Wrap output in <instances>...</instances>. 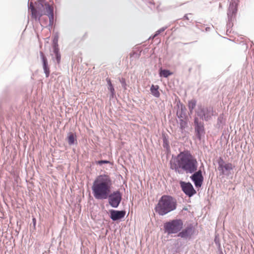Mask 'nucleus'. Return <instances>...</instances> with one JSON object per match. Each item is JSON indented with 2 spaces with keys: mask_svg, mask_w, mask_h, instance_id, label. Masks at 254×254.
<instances>
[{
  "mask_svg": "<svg viewBox=\"0 0 254 254\" xmlns=\"http://www.w3.org/2000/svg\"><path fill=\"white\" fill-rule=\"evenodd\" d=\"M112 181L107 174L97 176L93 183L92 190L94 197L97 199H106L111 193Z\"/></svg>",
  "mask_w": 254,
  "mask_h": 254,
  "instance_id": "1",
  "label": "nucleus"
},
{
  "mask_svg": "<svg viewBox=\"0 0 254 254\" xmlns=\"http://www.w3.org/2000/svg\"><path fill=\"white\" fill-rule=\"evenodd\" d=\"M171 168L176 171L181 169L186 172L192 173L197 169V161L189 152H183L171 161Z\"/></svg>",
  "mask_w": 254,
  "mask_h": 254,
  "instance_id": "2",
  "label": "nucleus"
},
{
  "mask_svg": "<svg viewBox=\"0 0 254 254\" xmlns=\"http://www.w3.org/2000/svg\"><path fill=\"white\" fill-rule=\"evenodd\" d=\"M32 17L35 20H38L41 22L46 25L48 21L50 24L53 23L54 19L53 7L49 4H41L37 8H35L33 3L31 2L29 6Z\"/></svg>",
  "mask_w": 254,
  "mask_h": 254,
  "instance_id": "3",
  "label": "nucleus"
},
{
  "mask_svg": "<svg viewBox=\"0 0 254 254\" xmlns=\"http://www.w3.org/2000/svg\"><path fill=\"white\" fill-rule=\"evenodd\" d=\"M177 205V201L174 198L170 195H164L159 199L155 210L159 215L163 216L175 210Z\"/></svg>",
  "mask_w": 254,
  "mask_h": 254,
  "instance_id": "4",
  "label": "nucleus"
},
{
  "mask_svg": "<svg viewBox=\"0 0 254 254\" xmlns=\"http://www.w3.org/2000/svg\"><path fill=\"white\" fill-rule=\"evenodd\" d=\"M183 226V221L181 219H176L165 223L164 229L165 232L169 235L180 232Z\"/></svg>",
  "mask_w": 254,
  "mask_h": 254,
  "instance_id": "5",
  "label": "nucleus"
},
{
  "mask_svg": "<svg viewBox=\"0 0 254 254\" xmlns=\"http://www.w3.org/2000/svg\"><path fill=\"white\" fill-rule=\"evenodd\" d=\"M218 170L222 175L228 174L232 170L234 166L231 163H225L222 158H220L218 162Z\"/></svg>",
  "mask_w": 254,
  "mask_h": 254,
  "instance_id": "6",
  "label": "nucleus"
},
{
  "mask_svg": "<svg viewBox=\"0 0 254 254\" xmlns=\"http://www.w3.org/2000/svg\"><path fill=\"white\" fill-rule=\"evenodd\" d=\"M108 198L110 204L113 207H117L121 201L122 195L120 191H116L110 194Z\"/></svg>",
  "mask_w": 254,
  "mask_h": 254,
  "instance_id": "7",
  "label": "nucleus"
},
{
  "mask_svg": "<svg viewBox=\"0 0 254 254\" xmlns=\"http://www.w3.org/2000/svg\"><path fill=\"white\" fill-rule=\"evenodd\" d=\"M181 186L183 191L188 196H191L196 193L192 185L190 183L181 182Z\"/></svg>",
  "mask_w": 254,
  "mask_h": 254,
  "instance_id": "8",
  "label": "nucleus"
},
{
  "mask_svg": "<svg viewBox=\"0 0 254 254\" xmlns=\"http://www.w3.org/2000/svg\"><path fill=\"white\" fill-rule=\"evenodd\" d=\"M194 233V228L192 226H190L183 229L178 234V236L182 238L187 239L190 238Z\"/></svg>",
  "mask_w": 254,
  "mask_h": 254,
  "instance_id": "9",
  "label": "nucleus"
},
{
  "mask_svg": "<svg viewBox=\"0 0 254 254\" xmlns=\"http://www.w3.org/2000/svg\"><path fill=\"white\" fill-rule=\"evenodd\" d=\"M191 178L194 182L196 187H200L201 186L203 181V177L200 171L195 173Z\"/></svg>",
  "mask_w": 254,
  "mask_h": 254,
  "instance_id": "10",
  "label": "nucleus"
},
{
  "mask_svg": "<svg viewBox=\"0 0 254 254\" xmlns=\"http://www.w3.org/2000/svg\"><path fill=\"white\" fill-rule=\"evenodd\" d=\"M110 214L111 218L114 221H116L124 218L126 215V212L123 210L118 211L112 210L110 211Z\"/></svg>",
  "mask_w": 254,
  "mask_h": 254,
  "instance_id": "11",
  "label": "nucleus"
},
{
  "mask_svg": "<svg viewBox=\"0 0 254 254\" xmlns=\"http://www.w3.org/2000/svg\"><path fill=\"white\" fill-rule=\"evenodd\" d=\"M40 54L41 58L42 60L43 67L44 72L46 74V77H48L49 76L50 71L49 67L48 66V61H47V58H46V57L45 56V55L43 52H41Z\"/></svg>",
  "mask_w": 254,
  "mask_h": 254,
  "instance_id": "12",
  "label": "nucleus"
},
{
  "mask_svg": "<svg viewBox=\"0 0 254 254\" xmlns=\"http://www.w3.org/2000/svg\"><path fill=\"white\" fill-rule=\"evenodd\" d=\"M201 112L203 113L202 117L206 121L209 120L211 116H213V112L211 109H203L202 110Z\"/></svg>",
  "mask_w": 254,
  "mask_h": 254,
  "instance_id": "13",
  "label": "nucleus"
},
{
  "mask_svg": "<svg viewBox=\"0 0 254 254\" xmlns=\"http://www.w3.org/2000/svg\"><path fill=\"white\" fill-rule=\"evenodd\" d=\"M67 139L69 145L73 144L75 142L76 143V135L72 132H70L68 134Z\"/></svg>",
  "mask_w": 254,
  "mask_h": 254,
  "instance_id": "14",
  "label": "nucleus"
},
{
  "mask_svg": "<svg viewBox=\"0 0 254 254\" xmlns=\"http://www.w3.org/2000/svg\"><path fill=\"white\" fill-rule=\"evenodd\" d=\"M159 86L158 85H152L150 88V91L152 94L156 97L160 96V93L158 91Z\"/></svg>",
  "mask_w": 254,
  "mask_h": 254,
  "instance_id": "15",
  "label": "nucleus"
},
{
  "mask_svg": "<svg viewBox=\"0 0 254 254\" xmlns=\"http://www.w3.org/2000/svg\"><path fill=\"white\" fill-rule=\"evenodd\" d=\"M237 11V5L236 4L232 3L230 4L229 8L228 14H231L232 16L235 15Z\"/></svg>",
  "mask_w": 254,
  "mask_h": 254,
  "instance_id": "16",
  "label": "nucleus"
},
{
  "mask_svg": "<svg viewBox=\"0 0 254 254\" xmlns=\"http://www.w3.org/2000/svg\"><path fill=\"white\" fill-rule=\"evenodd\" d=\"M53 51L56 57L57 62L59 63L61 59V55L59 54V49L56 44H55L53 46Z\"/></svg>",
  "mask_w": 254,
  "mask_h": 254,
  "instance_id": "17",
  "label": "nucleus"
},
{
  "mask_svg": "<svg viewBox=\"0 0 254 254\" xmlns=\"http://www.w3.org/2000/svg\"><path fill=\"white\" fill-rule=\"evenodd\" d=\"M196 106V101L195 100H191L189 102L188 107L190 114L192 113L193 110Z\"/></svg>",
  "mask_w": 254,
  "mask_h": 254,
  "instance_id": "18",
  "label": "nucleus"
},
{
  "mask_svg": "<svg viewBox=\"0 0 254 254\" xmlns=\"http://www.w3.org/2000/svg\"><path fill=\"white\" fill-rule=\"evenodd\" d=\"M172 74V72H170L169 70L166 69L161 70L160 72V75L164 77H167Z\"/></svg>",
  "mask_w": 254,
  "mask_h": 254,
  "instance_id": "19",
  "label": "nucleus"
},
{
  "mask_svg": "<svg viewBox=\"0 0 254 254\" xmlns=\"http://www.w3.org/2000/svg\"><path fill=\"white\" fill-rule=\"evenodd\" d=\"M187 125V123L186 121L181 119L180 120V127L182 129H184Z\"/></svg>",
  "mask_w": 254,
  "mask_h": 254,
  "instance_id": "20",
  "label": "nucleus"
},
{
  "mask_svg": "<svg viewBox=\"0 0 254 254\" xmlns=\"http://www.w3.org/2000/svg\"><path fill=\"white\" fill-rule=\"evenodd\" d=\"M166 29V27H163L161 29H160L159 30H158V31H157L156 32V33L154 35V37L156 36L157 35H158V34H159L160 33L163 32V31H165V30Z\"/></svg>",
  "mask_w": 254,
  "mask_h": 254,
  "instance_id": "21",
  "label": "nucleus"
},
{
  "mask_svg": "<svg viewBox=\"0 0 254 254\" xmlns=\"http://www.w3.org/2000/svg\"><path fill=\"white\" fill-rule=\"evenodd\" d=\"M96 163L101 165L102 164H109L110 163V161L107 160H100L97 161Z\"/></svg>",
  "mask_w": 254,
  "mask_h": 254,
  "instance_id": "22",
  "label": "nucleus"
},
{
  "mask_svg": "<svg viewBox=\"0 0 254 254\" xmlns=\"http://www.w3.org/2000/svg\"><path fill=\"white\" fill-rule=\"evenodd\" d=\"M109 89L112 93V96H113L114 95L115 93H114V88L112 84H111L110 86H109Z\"/></svg>",
  "mask_w": 254,
  "mask_h": 254,
  "instance_id": "23",
  "label": "nucleus"
},
{
  "mask_svg": "<svg viewBox=\"0 0 254 254\" xmlns=\"http://www.w3.org/2000/svg\"><path fill=\"white\" fill-rule=\"evenodd\" d=\"M121 82L122 83V84L123 86H124V88L126 89L125 79L124 78H122V80H121Z\"/></svg>",
  "mask_w": 254,
  "mask_h": 254,
  "instance_id": "24",
  "label": "nucleus"
},
{
  "mask_svg": "<svg viewBox=\"0 0 254 254\" xmlns=\"http://www.w3.org/2000/svg\"><path fill=\"white\" fill-rule=\"evenodd\" d=\"M32 222L34 225V227H35L36 224V219L35 218L33 217L32 219Z\"/></svg>",
  "mask_w": 254,
  "mask_h": 254,
  "instance_id": "25",
  "label": "nucleus"
},
{
  "mask_svg": "<svg viewBox=\"0 0 254 254\" xmlns=\"http://www.w3.org/2000/svg\"><path fill=\"white\" fill-rule=\"evenodd\" d=\"M107 81H108V83L109 86H110V85H111V84H112V83H111V82L110 79H108V80H107Z\"/></svg>",
  "mask_w": 254,
  "mask_h": 254,
  "instance_id": "26",
  "label": "nucleus"
},
{
  "mask_svg": "<svg viewBox=\"0 0 254 254\" xmlns=\"http://www.w3.org/2000/svg\"><path fill=\"white\" fill-rule=\"evenodd\" d=\"M185 17L186 18V19H188V18L187 17V15L185 16Z\"/></svg>",
  "mask_w": 254,
  "mask_h": 254,
  "instance_id": "27",
  "label": "nucleus"
}]
</instances>
